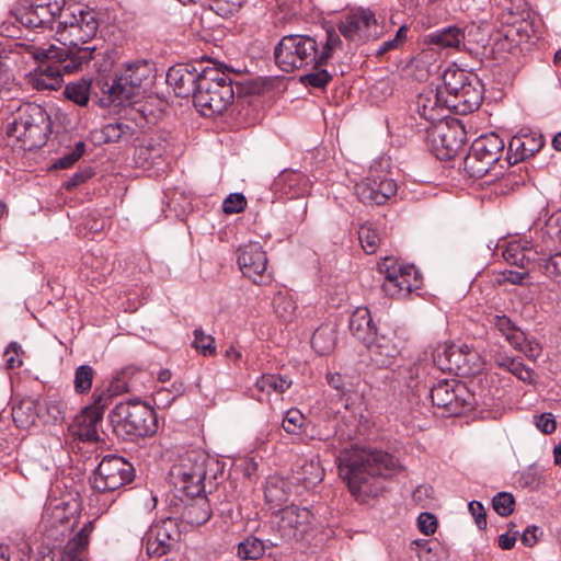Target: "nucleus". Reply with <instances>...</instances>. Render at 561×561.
Returning <instances> with one entry per match:
<instances>
[{
  "mask_svg": "<svg viewBox=\"0 0 561 561\" xmlns=\"http://www.w3.org/2000/svg\"><path fill=\"white\" fill-rule=\"evenodd\" d=\"M336 462L340 477L356 497L376 495L380 477H391L403 469L392 455L359 447L341 451Z\"/></svg>",
  "mask_w": 561,
  "mask_h": 561,
  "instance_id": "1",
  "label": "nucleus"
},
{
  "mask_svg": "<svg viewBox=\"0 0 561 561\" xmlns=\"http://www.w3.org/2000/svg\"><path fill=\"white\" fill-rule=\"evenodd\" d=\"M39 65L31 71L26 84L37 91L57 90L62 83V73H72L82 69L93 58V48H80L66 53L64 48L50 47L31 51Z\"/></svg>",
  "mask_w": 561,
  "mask_h": 561,
  "instance_id": "2",
  "label": "nucleus"
},
{
  "mask_svg": "<svg viewBox=\"0 0 561 561\" xmlns=\"http://www.w3.org/2000/svg\"><path fill=\"white\" fill-rule=\"evenodd\" d=\"M153 66L147 60H136L124 64L115 71L111 80L101 84L107 103L122 105L140 93L141 88L151 84L154 78Z\"/></svg>",
  "mask_w": 561,
  "mask_h": 561,
  "instance_id": "3",
  "label": "nucleus"
},
{
  "mask_svg": "<svg viewBox=\"0 0 561 561\" xmlns=\"http://www.w3.org/2000/svg\"><path fill=\"white\" fill-rule=\"evenodd\" d=\"M7 133L20 142L22 149H37L47 141L51 133V121L44 107L25 103L18 108Z\"/></svg>",
  "mask_w": 561,
  "mask_h": 561,
  "instance_id": "4",
  "label": "nucleus"
},
{
  "mask_svg": "<svg viewBox=\"0 0 561 561\" xmlns=\"http://www.w3.org/2000/svg\"><path fill=\"white\" fill-rule=\"evenodd\" d=\"M233 99L234 90L230 76L217 67H205L193 100L201 114H221Z\"/></svg>",
  "mask_w": 561,
  "mask_h": 561,
  "instance_id": "5",
  "label": "nucleus"
},
{
  "mask_svg": "<svg viewBox=\"0 0 561 561\" xmlns=\"http://www.w3.org/2000/svg\"><path fill=\"white\" fill-rule=\"evenodd\" d=\"M110 419L114 431L129 440L152 436L158 430L154 410L138 400L116 404L110 413Z\"/></svg>",
  "mask_w": 561,
  "mask_h": 561,
  "instance_id": "6",
  "label": "nucleus"
},
{
  "mask_svg": "<svg viewBox=\"0 0 561 561\" xmlns=\"http://www.w3.org/2000/svg\"><path fill=\"white\" fill-rule=\"evenodd\" d=\"M131 369H124L121 376L111 383L108 391L95 389L92 396L93 402L85 407L75 419L73 435L84 442H96L99 439L98 426L102 422L104 410L111 403L113 394L128 391L129 386L125 381V377L131 373Z\"/></svg>",
  "mask_w": 561,
  "mask_h": 561,
  "instance_id": "7",
  "label": "nucleus"
},
{
  "mask_svg": "<svg viewBox=\"0 0 561 561\" xmlns=\"http://www.w3.org/2000/svg\"><path fill=\"white\" fill-rule=\"evenodd\" d=\"M274 58L278 68L285 72L319 67L318 41L307 34H290L280 38L274 48Z\"/></svg>",
  "mask_w": 561,
  "mask_h": 561,
  "instance_id": "8",
  "label": "nucleus"
},
{
  "mask_svg": "<svg viewBox=\"0 0 561 561\" xmlns=\"http://www.w3.org/2000/svg\"><path fill=\"white\" fill-rule=\"evenodd\" d=\"M311 519L312 513L307 507L294 504L285 506L274 513L271 526L275 535L267 541L272 547L298 541L308 531Z\"/></svg>",
  "mask_w": 561,
  "mask_h": 561,
  "instance_id": "9",
  "label": "nucleus"
},
{
  "mask_svg": "<svg viewBox=\"0 0 561 561\" xmlns=\"http://www.w3.org/2000/svg\"><path fill=\"white\" fill-rule=\"evenodd\" d=\"M504 147V140L495 133L480 136L463 160L465 171L471 178H483L500 160Z\"/></svg>",
  "mask_w": 561,
  "mask_h": 561,
  "instance_id": "10",
  "label": "nucleus"
},
{
  "mask_svg": "<svg viewBox=\"0 0 561 561\" xmlns=\"http://www.w3.org/2000/svg\"><path fill=\"white\" fill-rule=\"evenodd\" d=\"M206 458L198 453H190L174 465L170 478L174 486L188 497L201 496L205 492Z\"/></svg>",
  "mask_w": 561,
  "mask_h": 561,
  "instance_id": "11",
  "label": "nucleus"
},
{
  "mask_svg": "<svg viewBox=\"0 0 561 561\" xmlns=\"http://www.w3.org/2000/svg\"><path fill=\"white\" fill-rule=\"evenodd\" d=\"M378 271L385 276L382 290L390 297L407 296L422 285V278L414 265L399 264L392 257H383L378 263Z\"/></svg>",
  "mask_w": 561,
  "mask_h": 561,
  "instance_id": "12",
  "label": "nucleus"
},
{
  "mask_svg": "<svg viewBox=\"0 0 561 561\" xmlns=\"http://www.w3.org/2000/svg\"><path fill=\"white\" fill-rule=\"evenodd\" d=\"M134 479L131 463L119 456H105L90 477V483L99 493L114 492Z\"/></svg>",
  "mask_w": 561,
  "mask_h": 561,
  "instance_id": "13",
  "label": "nucleus"
},
{
  "mask_svg": "<svg viewBox=\"0 0 561 561\" xmlns=\"http://www.w3.org/2000/svg\"><path fill=\"white\" fill-rule=\"evenodd\" d=\"M433 404L445 409L450 415L472 409L473 396L467 387L455 380H442L431 389Z\"/></svg>",
  "mask_w": 561,
  "mask_h": 561,
  "instance_id": "14",
  "label": "nucleus"
},
{
  "mask_svg": "<svg viewBox=\"0 0 561 561\" xmlns=\"http://www.w3.org/2000/svg\"><path fill=\"white\" fill-rule=\"evenodd\" d=\"M337 27L346 39L360 43L377 39L383 33L375 13L370 9L364 8L350 12Z\"/></svg>",
  "mask_w": 561,
  "mask_h": 561,
  "instance_id": "15",
  "label": "nucleus"
},
{
  "mask_svg": "<svg viewBox=\"0 0 561 561\" xmlns=\"http://www.w3.org/2000/svg\"><path fill=\"white\" fill-rule=\"evenodd\" d=\"M62 13L60 0L25 1L16 9V20L28 28L46 27Z\"/></svg>",
  "mask_w": 561,
  "mask_h": 561,
  "instance_id": "16",
  "label": "nucleus"
},
{
  "mask_svg": "<svg viewBox=\"0 0 561 561\" xmlns=\"http://www.w3.org/2000/svg\"><path fill=\"white\" fill-rule=\"evenodd\" d=\"M434 362L440 370H455L457 375L476 374L481 369L479 354L467 346L461 348L449 346L442 352L437 351Z\"/></svg>",
  "mask_w": 561,
  "mask_h": 561,
  "instance_id": "17",
  "label": "nucleus"
},
{
  "mask_svg": "<svg viewBox=\"0 0 561 561\" xmlns=\"http://www.w3.org/2000/svg\"><path fill=\"white\" fill-rule=\"evenodd\" d=\"M182 533L173 518H167L150 528L146 538V551L149 557H162L175 549Z\"/></svg>",
  "mask_w": 561,
  "mask_h": 561,
  "instance_id": "18",
  "label": "nucleus"
},
{
  "mask_svg": "<svg viewBox=\"0 0 561 561\" xmlns=\"http://www.w3.org/2000/svg\"><path fill=\"white\" fill-rule=\"evenodd\" d=\"M354 191L363 204L383 205L396 195L398 184L385 175H370L357 183Z\"/></svg>",
  "mask_w": 561,
  "mask_h": 561,
  "instance_id": "19",
  "label": "nucleus"
},
{
  "mask_svg": "<svg viewBox=\"0 0 561 561\" xmlns=\"http://www.w3.org/2000/svg\"><path fill=\"white\" fill-rule=\"evenodd\" d=\"M238 264L243 275L256 285H263L271 280L267 272V256L257 243H249L239 249Z\"/></svg>",
  "mask_w": 561,
  "mask_h": 561,
  "instance_id": "20",
  "label": "nucleus"
},
{
  "mask_svg": "<svg viewBox=\"0 0 561 561\" xmlns=\"http://www.w3.org/2000/svg\"><path fill=\"white\" fill-rule=\"evenodd\" d=\"M449 99L436 88L424 89L417 98L419 114L432 124L442 123L453 112Z\"/></svg>",
  "mask_w": 561,
  "mask_h": 561,
  "instance_id": "21",
  "label": "nucleus"
},
{
  "mask_svg": "<svg viewBox=\"0 0 561 561\" xmlns=\"http://www.w3.org/2000/svg\"><path fill=\"white\" fill-rule=\"evenodd\" d=\"M435 133L433 144L440 160L453 159L462 149L466 131L458 122L437 126Z\"/></svg>",
  "mask_w": 561,
  "mask_h": 561,
  "instance_id": "22",
  "label": "nucleus"
},
{
  "mask_svg": "<svg viewBox=\"0 0 561 561\" xmlns=\"http://www.w3.org/2000/svg\"><path fill=\"white\" fill-rule=\"evenodd\" d=\"M203 73L204 68L197 69L193 65L176 64L168 70L167 82L173 88L178 96L187 98L192 95L194 99Z\"/></svg>",
  "mask_w": 561,
  "mask_h": 561,
  "instance_id": "23",
  "label": "nucleus"
},
{
  "mask_svg": "<svg viewBox=\"0 0 561 561\" xmlns=\"http://www.w3.org/2000/svg\"><path fill=\"white\" fill-rule=\"evenodd\" d=\"M545 145L543 136L533 130H520L508 142L506 160L510 164L534 157Z\"/></svg>",
  "mask_w": 561,
  "mask_h": 561,
  "instance_id": "24",
  "label": "nucleus"
},
{
  "mask_svg": "<svg viewBox=\"0 0 561 561\" xmlns=\"http://www.w3.org/2000/svg\"><path fill=\"white\" fill-rule=\"evenodd\" d=\"M310 182L296 170H284L273 181V194L278 198L294 199L309 193Z\"/></svg>",
  "mask_w": 561,
  "mask_h": 561,
  "instance_id": "25",
  "label": "nucleus"
},
{
  "mask_svg": "<svg viewBox=\"0 0 561 561\" xmlns=\"http://www.w3.org/2000/svg\"><path fill=\"white\" fill-rule=\"evenodd\" d=\"M365 346L369 351L371 363L379 368H387L392 365L396 357L400 354V347L393 334L376 333Z\"/></svg>",
  "mask_w": 561,
  "mask_h": 561,
  "instance_id": "26",
  "label": "nucleus"
},
{
  "mask_svg": "<svg viewBox=\"0 0 561 561\" xmlns=\"http://www.w3.org/2000/svg\"><path fill=\"white\" fill-rule=\"evenodd\" d=\"M453 112L457 114H468L478 110L483 100V85L480 79L472 75L465 89L457 96H449Z\"/></svg>",
  "mask_w": 561,
  "mask_h": 561,
  "instance_id": "27",
  "label": "nucleus"
},
{
  "mask_svg": "<svg viewBox=\"0 0 561 561\" xmlns=\"http://www.w3.org/2000/svg\"><path fill=\"white\" fill-rule=\"evenodd\" d=\"M81 24L71 26L67 33H61V36L69 42V47L65 49L66 53L70 50H77L80 48H91L90 46H81L92 39L98 32L99 22L94 12H87L83 16H80ZM93 53L95 51V47Z\"/></svg>",
  "mask_w": 561,
  "mask_h": 561,
  "instance_id": "28",
  "label": "nucleus"
},
{
  "mask_svg": "<svg viewBox=\"0 0 561 561\" xmlns=\"http://www.w3.org/2000/svg\"><path fill=\"white\" fill-rule=\"evenodd\" d=\"M94 529V522H87L82 528L65 545L59 561H87L90 535Z\"/></svg>",
  "mask_w": 561,
  "mask_h": 561,
  "instance_id": "29",
  "label": "nucleus"
},
{
  "mask_svg": "<svg viewBox=\"0 0 561 561\" xmlns=\"http://www.w3.org/2000/svg\"><path fill=\"white\" fill-rule=\"evenodd\" d=\"M350 331L364 345L371 341L377 329L373 324L370 311L367 308L359 307L353 311L350 318Z\"/></svg>",
  "mask_w": 561,
  "mask_h": 561,
  "instance_id": "30",
  "label": "nucleus"
},
{
  "mask_svg": "<svg viewBox=\"0 0 561 561\" xmlns=\"http://www.w3.org/2000/svg\"><path fill=\"white\" fill-rule=\"evenodd\" d=\"M466 38L465 28L450 25L426 35L425 43L439 48L460 49Z\"/></svg>",
  "mask_w": 561,
  "mask_h": 561,
  "instance_id": "31",
  "label": "nucleus"
},
{
  "mask_svg": "<svg viewBox=\"0 0 561 561\" xmlns=\"http://www.w3.org/2000/svg\"><path fill=\"white\" fill-rule=\"evenodd\" d=\"M473 73L459 68H447L442 75V84L437 85L445 98L457 96L465 89Z\"/></svg>",
  "mask_w": 561,
  "mask_h": 561,
  "instance_id": "32",
  "label": "nucleus"
},
{
  "mask_svg": "<svg viewBox=\"0 0 561 561\" xmlns=\"http://www.w3.org/2000/svg\"><path fill=\"white\" fill-rule=\"evenodd\" d=\"M324 470L314 459L304 460L294 471V480L305 489L314 488L323 480Z\"/></svg>",
  "mask_w": 561,
  "mask_h": 561,
  "instance_id": "33",
  "label": "nucleus"
},
{
  "mask_svg": "<svg viewBox=\"0 0 561 561\" xmlns=\"http://www.w3.org/2000/svg\"><path fill=\"white\" fill-rule=\"evenodd\" d=\"M291 385L293 380L288 376L264 374L256 379L254 386L260 392H265L267 394H270L271 392H275L282 394Z\"/></svg>",
  "mask_w": 561,
  "mask_h": 561,
  "instance_id": "34",
  "label": "nucleus"
},
{
  "mask_svg": "<svg viewBox=\"0 0 561 561\" xmlns=\"http://www.w3.org/2000/svg\"><path fill=\"white\" fill-rule=\"evenodd\" d=\"M289 495L288 482L282 478H270L264 489L265 501L272 505H279L287 501Z\"/></svg>",
  "mask_w": 561,
  "mask_h": 561,
  "instance_id": "35",
  "label": "nucleus"
},
{
  "mask_svg": "<svg viewBox=\"0 0 561 561\" xmlns=\"http://www.w3.org/2000/svg\"><path fill=\"white\" fill-rule=\"evenodd\" d=\"M494 327L505 336L506 341L515 348H520L524 342L523 333L506 316H495L492 320Z\"/></svg>",
  "mask_w": 561,
  "mask_h": 561,
  "instance_id": "36",
  "label": "nucleus"
},
{
  "mask_svg": "<svg viewBox=\"0 0 561 561\" xmlns=\"http://www.w3.org/2000/svg\"><path fill=\"white\" fill-rule=\"evenodd\" d=\"M266 549V545L263 540L248 536L237 545V556L241 560H257L260 559Z\"/></svg>",
  "mask_w": 561,
  "mask_h": 561,
  "instance_id": "37",
  "label": "nucleus"
},
{
  "mask_svg": "<svg viewBox=\"0 0 561 561\" xmlns=\"http://www.w3.org/2000/svg\"><path fill=\"white\" fill-rule=\"evenodd\" d=\"M311 346L320 355H328L335 346V333L329 327L318 328L311 336Z\"/></svg>",
  "mask_w": 561,
  "mask_h": 561,
  "instance_id": "38",
  "label": "nucleus"
},
{
  "mask_svg": "<svg viewBox=\"0 0 561 561\" xmlns=\"http://www.w3.org/2000/svg\"><path fill=\"white\" fill-rule=\"evenodd\" d=\"M534 33L535 30L533 23L526 19H520L508 25L505 31V37L511 42L520 44L523 42H528L533 37Z\"/></svg>",
  "mask_w": 561,
  "mask_h": 561,
  "instance_id": "39",
  "label": "nucleus"
},
{
  "mask_svg": "<svg viewBox=\"0 0 561 561\" xmlns=\"http://www.w3.org/2000/svg\"><path fill=\"white\" fill-rule=\"evenodd\" d=\"M91 84L89 81L81 79L70 82L65 87L64 95L75 104L84 106L89 102Z\"/></svg>",
  "mask_w": 561,
  "mask_h": 561,
  "instance_id": "40",
  "label": "nucleus"
},
{
  "mask_svg": "<svg viewBox=\"0 0 561 561\" xmlns=\"http://www.w3.org/2000/svg\"><path fill=\"white\" fill-rule=\"evenodd\" d=\"M358 240L367 254H374L382 243V238L370 225H362L358 229Z\"/></svg>",
  "mask_w": 561,
  "mask_h": 561,
  "instance_id": "41",
  "label": "nucleus"
},
{
  "mask_svg": "<svg viewBox=\"0 0 561 561\" xmlns=\"http://www.w3.org/2000/svg\"><path fill=\"white\" fill-rule=\"evenodd\" d=\"M342 45L339 34L334 31H327L325 41L318 43V64L327 65L332 58L334 50Z\"/></svg>",
  "mask_w": 561,
  "mask_h": 561,
  "instance_id": "42",
  "label": "nucleus"
},
{
  "mask_svg": "<svg viewBox=\"0 0 561 561\" xmlns=\"http://www.w3.org/2000/svg\"><path fill=\"white\" fill-rule=\"evenodd\" d=\"M495 364L499 367L508 370L523 381H526L531 378V369L527 368L522 362L517 360L514 357L496 356Z\"/></svg>",
  "mask_w": 561,
  "mask_h": 561,
  "instance_id": "43",
  "label": "nucleus"
},
{
  "mask_svg": "<svg viewBox=\"0 0 561 561\" xmlns=\"http://www.w3.org/2000/svg\"><path fill=\"white\" fill-rule=\"evenodd\" d=\"M273 306L275 313L282 321L290 322L294 319L296 304L287 295L282 293L276 294L273 298Z\"/></svg>",
  "mask_w": 561,
  "mask_h": 561,
  "instance_id": "44",
  "label": "nucleus"
},
{
  "mask_svg": "<svg viewBox=\"0 0 561 561\" xmlns=\"http://www.w3.org/2000/svg\"><path fill=\"white\" fill-rule=\"evenodd\" d=\"M95 371L89 365H81L76 369L73 388L76 393L85 394L91 390Z\"/></svg>",
  "mask_w": 561,
  "mask_h": 561,
  "instance_id": "45",
  "label": "nucleus"
},
{
  "mask_svg": "<svg viewBox=\"0 0 561 561\" xmlns=\"http://www.w3.org/2000/svg\"><path fill=\"white\" fill-rule=\"evenodd\" d=\"M305 415L297 409H290L286 412L282 427L291 435H300L304 432Z\"/></svg>",
  "mask_w": 561,
  "mask_h": 561,
  "instance_id": "46",
  "label": "nucleus"
},
{
  "mask_svg": "<svg viewBox=\"0 0 561 561\" xmlns=\"http://www.w3.org/2000/svg\"><path fill=\"white\" fill-rule=\"evenodd\" d=\"M309 67L312 69V71L306 73L300 78V81L305 85H310L313 88H324L332 80L331 73L327 69H323V66Z\"/></svg>",
  "mask_w": 561,
  "mask_h": 561,
  "instance_id": "47",
  "label": "nucleus"
},
{
  "mask_svg": "<svg viewBox=\"0 0 561 561\" xmlns=\"http://www.w3.org/2000/svg\"><path fill=\"white\" fill-rule=\"evenodd\" d=\"M131 134L133 128L130 125L123 122L108 123L103 127V135L107 142L118 141L122 138L131 136Z\"/></svg>",
  "mask_w": 561,
  "mask_h": 561,
  "instance_id": "48",
  "label": "nucleus"
},
{
  "mask_svg": "<svg viewBox=\"0 0 561 561\" xmlns=\"http://www.w3.org/2000/svg\"><path fill=\"white\" fill-rule=\"evenodd\" d=\"M90 12L89 10H83L81 8H65L62 5V13L59 16L58 23L61 30L59 31L61 33H67L68 28H71V26L80 25L81 19L80 16H83L84 13Z\"/></svg>",
  "mask_w": 561,
  "mask_h": 561,
  "instance_id": "49",
  "label": "nucleus"
},
{
  "mask_svg": "<svg viewBox=\"0 0 561 561\" xmlns=\"http://www.w3.org/2000/svg\"><path fill=\"white\" fill-rule=\"evenodd\" d=\"M193 347L204 356H214L216 354L215 339L211 335L205 334L201 328L194 330Z\"/></svg>",
  "mask_w": 561,
  "mask_h": 561,
  "instance_id": "50",
  "label": "nucleus"
},
{
  "mask_svg": "<svg viewBox=\"0 0 561 561\" xmlns=\"http://www.w3.org/2000/svg\"><path fill=\"white\" fill-rule=\"evenodd\" d=\"M515 499L508 492H500L492 500L493 510L503 517L511 515L514 511Z\"/></svg>",
  "mask_w": 561,
  "mask_h": 561,
  "instance_id": "51",
  "label": "nucleus"
},
{
  "mask_svg": "<svg viewBox=\"0 0 561 561\" xmlns=\"http://www.w3.org/2000/svg\"><path fill=\"white\" fill-rule=\"evenodd\" d=\"M409 27L407 25H401L396 33V36L392 39L386 41L382 45L377 49L376 56H383L390 50L398 49L401 47L408 37Z\"/></svg>",
  "mask_w": 561,
  "mask_h": 561,
  "instance_id": "52",
  "label": "nucleus"
},
{
  "mask_svg": "<svg viewBox=\"0 0 561 561\" xmlns=\"http://www.w3.org/2000/svg\"><path fill=\"white\" fill-rule=\"evenodd\" d=\"M503 257L511 265L524 267L529 259L524 253L523 249L517 243H511L503 252Z\"/></svg>",
  "mask_w": 561,
  "mask_h": 561,
  "instance_id": "53",
  "label": "nucleus"
},
{
  "mask_svg": "<svg viewBox=\"0 0 561 561\" xmlns=\"http://www.w3.org/2000/svg\"><path fill=\"white\" fill-rule=\"evenodd\" d=\"M243 0H213L211 9L220 16L227 18L240 10Z\"/></svg>",
  "mask_w": 561,
  "mask_h": 561,
  "instance_id": "54",
  "label": "nucleus"
},
{
  "mask_svg": "<svg viewBox=\"0 0 561 561\" xmlns=\"http://www.w3.org/2000/svg\"><path fill=\"white\" fill-rule=\"evenodd\" d=\"M85 151V144L83 141H79L76 144L75 149L65 154L64 157L59 158L55 163V169H67L73 165L84 153Z\"/></svg>",
  "mask_w": 561,
  "mask_h": 561,
  "instance_id": "55",
  "label": "nucleus"
},
{
  "mask_svg": "<svg viewBox=\"0 0 561 561\" xmlns=\"http://www.w3.org/2000/svg\"><path fill=\"white\" fill-rule=\"evenodd\" d=\"M397 379L403 383L407 388H414L416 386V379L419 377V366L405 365L400 366L397 371Z\"/></svg>",
  "mask_w": 561,
  "mask_h": 561,
  "instance_id": "56",
  "label": "nucleus"
},
{
  "mask_svg": "<svg viewBox=\"0 0 561 561\" xmlns=\"http://www.w3.org/2000/svg\"><path fill=\"white\" fill-rule=\"evenodd\" d=\"M247 206V199L241 193L230 194L222 204V210L226 214L241 213Z\"/></svg>",
  "mask_w": 561,
  "mask_h": 561,
  "instance_id": "57",
  "label": "nucleus"
},
{
  "mask_svg": "<svg viewBox=\"0 0 561 561\" xmlns=\"http://www.w3.org/2000/svg\"><path fill=\"white\" fill-rule=\"evenodd\" d=\"M205 502L199 505L198 503L192 504L185 511V516L191 524H203L207 522L210 517V514L207 510L203 508L205 506Z\"/></svg>",
  "mask_w": 561,
  "mask_h": 561,
  "instance_id": "58",
  "label": "nucleus"
},
{
  "mask_svg": "<svg viewBox=\"0 0 561 561\" xmlns=\"http://www.w3.org/2000/svg\"><path fill=\"white\" fill-rule=\"evenodd\" d=\"M164 149L161 147H157L154 144L149 142L147 146H141L137 149L136 154L138 158V161H140L141 165L145 167L146 162L150 158L156 159L161 157L164 153Z\"/></svg>",
  "mask_w": 561,
  "mask_h": 561,
  "instance_id": "59",
  "label": "nucleus"
},
{
  "mask_svg": "<svg viewBox=\"0 0 561 561\" xmlns=\"http://www.w3.org/2000/svg\"><path fill=\"white\" fill-rule=\"evenodd\" d=\"M534 424L543 434H552L557 428V422L551 413L534 415Z\"/></svg>",
  "mask_w": 561,
  "mask_h": 561,
  "instance_id": "60",
  "label": "nucleus"
},
{
  "mask_svg": "<svg viewBox=\"0 0 561 561\" xmlns=\"http://www.w3.org/2000/svg\"><path fill=\"white\" fill-rule=\"evenodd\" d=\"M417 525L421 533L430 536L436 531L437 519L432 513H421L417 518Z\"/></svg>",
  "mask_w": 561,
  "mask_h": 561,
  "instance_id": "61",
  "label": "nucleus"
},
{
  "mask_svg": "<svg viewBox=\"0 0 561 561\" xmlns=\"http://www.w3.org/2000/svg\"><path fill=\"white\" fill-rule=\"evenodd\" d=\"M543 270L549 277H561V252L550 255L545 261Z\"/></svg>",
  "mask_w": 561,
  "mask_h": 561,
  "instance_id": "62",
  "label": "nucleus"
},
{
  "mask_svg": "<svg viewBox=\"0 0 561 561\" xmlns=\"http://www.w3.org/2000/svg\"><path fill=\"white\" fill-rule=\"evenodd\" d=\"M469 511L474 518V522L479 529H484L486 527V514L483 505L478 501H471L469 503Z\"/></svg>",
  "mask_w": 561,
  "mask_h": 561,
  "instance_id": "63",
  "label": "nucleus"
},
{
  "mask_svg": "<svg viewBox=\"0 0 561 561\" xmlns=\"http://www.w3.org/2000/svg\"><path fill=\"white\" fill-rule=\"evenodd\" d=\"M93 172L90 169L81 170L70 176L64 184L66 190H72L92 178Z\"/></svg>",
  "mask_w": 561,
  "mask_h": 561,
  "instance_id": "64",
  "label": "nucleus"
}]
</instances>
